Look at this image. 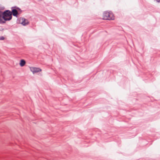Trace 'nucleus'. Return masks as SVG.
<instances>
[{"instance_id": "nucleus-1", "label": "nucleus", "mask_w": 160, "mask_h": 160, "mask_svg": "<svg viewBox=\"0 0 160 160\" xmlns=\"http://www.w3.org/2000/svg\"><path fill=\"white\" fill-rule=\"evenodd\" d=\"M2 18L3 19V22L2 23H4L6 21H9L12 18V12L9 10H7L2 12Z\"/></svg>"}, {"instance_id": "nucleus-2", "label": "nucleus", "mask_w": 160, "mask_h": 160, "mask_svg": "<svg viewBox=\"0 0 160 160\" xmlns=\"http://www.w3.org/2000/svg\"><path fill=\"white\" fill-rule=\"evenodd\" d=\"M103 19L106 20H112L114 19V17L112 12H105L103 14Z\"/></svg>"}, {"instance_id": "nucleus-3", "label": "nucleus", "mask_w": 160, "mask_h": 160, "mask_svg": "<svg viewBox=\"0 0 160 160\" xmlns=\"http://www.w3.org/2000/svg\"><path fill=\"white\" fill-rule=\"evenodd\" d=\"M19 22L23 26L27 25L29 24L28 20L24 18H19Z\"/></svg>"}, {"instance_id": "nucleus-4", "label": "nucleus", "mask_w": 160, "mask_h": 160, "mask_svg": "<svg viewBox=\"0 0 160 160\" xmlns=\"http://www.w3.org/2000/svg\"><path fill=\"white\" fill-rule=\"evenodd\" d=\"M30 71L33 74L38 72L42 71V69L39 68H35L34 67H31L30 68Z\"/></svg>"}, {"instance_id": "nucleus-5", "label": "nucleus", "mask_w": 160, "mask_h": 160, "mask_svg": "<svg viewBox=\"0 0 160 160\" xmlns=\"http://www.w3.org/2000/svg\"><path fill=\"white\" fill-rule=\"evenodd\" d=\"M12 14L14 16H16L18 14V12L15 9H13L12 10V12H11Z\"/></svg>"}, {"instance_id": "nucleus-6", "label": "nucleus", "mask_w": 160, "mask_h": 160, "mask_svg": "<svg viewBox=\"0 0 160 160\" xmlns=\"http://www.w3.org/2000/svg\"><path fill=\"white\" fill-rule=\"evenodd\" d=\"M25 63L26 62L25 61L22 59L20 61L19 64L21 66L23 67L25 65Z\"/></svg>"}, {"instance_id": "nucleus-7", "label": "nucleus", "mask_w": 160, "mask_h": 160, "mask_svg": "<svg viewBox=\"0 0 160 160\" xmlns=\"http://www.w3.org/2000/svg\"><path fill=\"white\" fill-rule=\"evenodd\" d=\"M2 12L0 11V23H2L3 22V19L2 18Z\"/></svg>"}, {"instance_id": "nucleus-8", "label": "nucleus", "mask_w": 160, "mask_h": 160, "mask_svg": "<svg viewBox=\"0 0 160 160\" xmlns=\"http://www.w3.org/2000/svg\"><path fill=\"white\" fill-rule=\"evenodd\" d=\"M4 39V38L3 36L0 37V40H3Z\"/></svg>"}, {"instance_id": "nucleus-9", "label": "nucleus", "mask_w": 160, "mask_h": 160, "mask_svg": "<svg viewBox=\"0 0 160 160\" xmlns=\"http://www.w3.org/2000/svg\"><path fill=\"white\" fill-rule=\"evenodd\" d=\"M156 0L158 2H160V0Z\"/></svg>"}]
</instances>
